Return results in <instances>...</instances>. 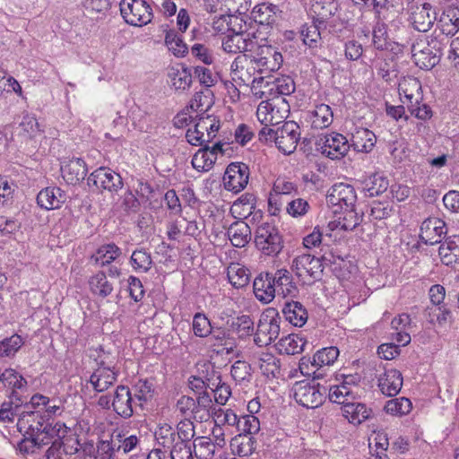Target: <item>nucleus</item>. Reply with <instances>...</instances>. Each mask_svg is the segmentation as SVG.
Masks as SVG:
<instances>
[{
  "label": "nucleus",
  "mask_w": 459,
  "mask_h": 459,
  "mask_svg": "<svg viewBox=\"0 0 459 459\" xmlns=\"http://www.w3.org/2000/svg\"><path fill=\"white\" fill-rule=\"evenodd\" d=\"M216 406L211 395L202 392L196 399L190 396H181L176 403V411L183 417H189L198 422H206L213 416Z\"/></svg>",
  "instance_id": "nucleus-1"
},
{
  "label": "nucleus",
  "mask_w": 459,
  "mask_h": 459,
  "mask_svg": "<svg viewBox=\"0 0 459 459\" xmlns=\"http://www.w3.org/2000/svg\"><path fill=\"white\" fill-rule=\"evenodd\" d=\"M373 13L377 22L373 28V45L378 50L387 48L386 22H392L397 16V10L389 0H373Z\"/></svg>",
  "instance_id": "nucleus-2"
},
{
  "label": "nucleus",
  "mask_w": 459,
  "mask_h": 459,
  "mask_svg": "<svg viewBox=\"0 0 459 459\" xmlns=\"http://www.w3.org/2000/svg\"><path fill=\"white\" fill-rule=\"evenodd\" d=\"M119 9L124 21L131 26L143 27L153 18L152 8L145 0H121Z\"/></svg>",
  "instance_id": "nucleus-3"
},
{
  "label": "nucleus",
  "mask_w": 459,
  "mask_h": 459,
  "mask_svg": "<svg viewBox=\"0 0 459 459\" xmlns=\"http://www.w3.org/2000/svg\"><path fill=\"white\" fill-rule=\"evenodd\" d=\"M255 245L264 255H277L283 247L282 238L279 230L273 224L263 223L255 232Z\"/></svg>",
  "instance_id": "nucleus-4"
},
{
  "label": "nucleus",
  "mask_w": 459,
  "mask_h": 459,
  "mask_svg": "<svg viewBox=\"0 0 459 459\" xmlns=\"http://www.w3.org/2000/svg\"><path fill=\"white\" fill-rule=\"evenodd\" d=\"M325 387L323 391L314 380H302L293 385L292 392L296 402L306 408H317L323 403Z\"/></svg>",
  "instance_id": "nucleus-5"
},
{
  "label": "nucleus",
  "mask_w": 459,
  "mask_h": 459,
  "mask_svg": "<svg viewBox=\"0 0 459 459\" xmlns=\"http://www.w3.org/2000/svg\"><path fill=\"white\" fill-rule=\"evenodd\" d=\"M351 149V142L342 134L333 132L316 142V150L332 160L343 158Z\"/></svg>",
  "instance_id": "nucleus-6"
},
{
  "label": "nucleus",
  "mask_w": 459,
  "mask_h": 459,
  "mask_svg": "<svg viewBox=\"0 0 459 459\" xmlns=\"http://www.w3.org/2000/svg\"><path fill=\"white\" fill-rule=\"evenodd\" d=\"M88 185L93 190L100 193H117L123 187L122 178L119 174L109 169L100 167L94 170L88 178Z\"/></svg>",
  "instance_id": "nucleus-7"
},
{
  "label": "nucleus",
  "mask_w": 459,
  "mask_h": 459,
  "mask_svg": "<svg viewBox=\"0 0 459 459\" xmlns=\"http://www.w3.org/2000/svg\"><path fill=\"white\" fill-rule=\"evenodd\" d=\"M281 318L274 310L264 314L257 325L254 341L260 346H267L274 342L280 334Z\"/></svg>",
  "instance_id": "nucleus-8"
},
{
  "label": "nucleus",
  "mask_w": 459,
  "mask_h": 459,
  "mask_svg": "<svg viewBox=\"0 0 459 459\" xmlns=\"http://www.w3.org/2000/svg\"><path fill=\"white\" fill-rule=\"evenodd\" d=\"M250 54L255 60L260 74L278 71L282 65L281 53L271 45L256 43L255 50Z\"/></svg>",
  "instance_id": "nucleus-9"
},
{
  "label": "nucleus",
  "mask_w": 459,
  "mask_h": 459,
  "mask_svg": "<svg viewBox=\"0 0 459 459\" xmlns=\"http://www.w3.org/2000/svg\"><path fill=\"white\" fill-rule=\"evenodd\" d=\"M48 420L39 411H32L30 409L22 412L18 420V428L20 431L24 429V433L30 435L34 437H41L51 441L49 436V428L46 423Z\"/></svg>",
  "instance_id": "nucleus-10"
},
{
  "label": "nucleus",
  "mask_w": 459,
  "mask_h": 459,
  "mask_svg": "<svg viewBox=\"0 0 459 459\" xmlns=\"http://www.w3.org/2000/svg\"><path fill=\"white\" fill-rule=\"evenodd\" d=\"M99 367L90 377V383L96 392L101 393L112 386L117 379V373L114 371L113 361L107 360L102 355L97 359Z\"/></svg>",
  "instance_id": "nucleus-11"
},
{
  "label": "nucleus",
  "mask_w": 459,
  "mask_h": 459,
  "mask_svg": "<svg viewBox=\"0 0 459 459\" xmlns=\"http://www.w3.org/2000/svg\"><path fill=\"white\" fill-rule=\"evenodd\" d=\"M291 268L298 277L307 281L320 279L324 267L318 257L302 254L293 259Z\"/></svg>",
  "instance_id": "nucleus-12"
},
{
  "label": "nucleus",
  "mask_w": 459,
  "mask_h": 459,
  "mask_svg": "<svg viewBox=\"0 0 459 459\" xmlns=\"http://www.w3.org/2000/svg\"><path fill=\"white\" fill-rule=\"evenodd\" d=\"M255 61L251 54L238 56L230 67L233 80H238L245 85L257 82L258 79L255 77V74L260 73V70L257 69Z\"/></svg>",
  "instance_id": "nucleus-13"
},
{
  "label": "nucleus",
  "mask_w": 459,
  "mask_h": 459,
  "mask_svg": "<svg viewBox=\"0 0 459 459\" xmlns=\"http://www.w3.org/2000/svg\"><path fill=\"white\" fill-rule=\"evenodd\" d=\"M248 179L249 168L242 162L230 163L223 177L225 188L236 194L247 186Z\"/></svg>",
  "instance_id": "nucleus-14"
},
{
  "label": "nucleus",
  "mask_w": 459,
  "mask_h": 459,
  "mask_svg": "<svg viewBox=\"0 0 459 459\" xmlns=\"http://www.w3.org/2000/svg\"><path fill=\"white\" fill-rule=\"evenodd\" d=\"M299 126L293 121L285 122L276 129V147L284 154H291L297 147L299 140Z\"/></svg>",
  "instance_id": "nucleus-15"
},
{
  "label": "nucleus",
  "mask_w": 459,
  "mask_h": 459,
  "mask_svg": "<svg viewBox=\"0 0 459 459\" xmlns=\"http://www.w3.org/2000/svg\"><path fill=\"white\" fill-rule=\"evenodd\" d=\"M231 33L228 34L222 40V48L225 52L230 54L253 52L256 46V40L254 34L243 33L230 29Z\"/></svg>",
  "instance_id": "nucleus-16"
},
{
  "label": "nucleus",
  "mask_w": 459,
  "mask_h": 459,
  "mask_svg": "<svg viewBox=\"0 0 459 459\" xmlns=\"http://www.w3.org/2000/svg\"><path fill=\"white\" fill-rule=\"evenodd\" d=\"M82 448L79 437L74 433L64 436L61 439H56L47 450L46 459H65Z\"/></svg>",
  "instance_id": "nucleus-17"
},
{
  "label": "nucleus",
  "mask_w": 459,
  "mask_h": 459,
  "mask_svg": "<svg viewBox=\"0 0 459 459\" xmlns=\"http://www.w3.org/2000/svg\"><path fill=\"white\" fill-rule=\"evenodd\" d=\"M113 396V411L124 419L133 416L137 402L127 385H119L116 387Z\"/></svg>",
  "instance_id": "nucleus-18"
},
{
  "label": "nucleus",
  "mask_w": 459,
  "mask_h": 459,
  "mask_svg": "<svg viewBox=\"0 0 459 459\" xmlns=\"http://www.w3.org/2000/svg\"><path fill=\"white\" fill-rule=\"evenodd\" d=\"M446 234V222L441 219L429 217L421 223L420 238L426 245L441 243Z\"/></svg>",
  "instance_id": "nucleus-19"
},
{
  "label": "nucleus",
  "mask_w": 459,
  "mask_h": 459,
  "mask_svg": "<svg viewBox=\"0 0 459 459\" xmlns=\"http://www.w3.org/2000/svg\"><path fill=\"white\" fill-rule=\"evenodd\" d=\"M411 9L410 22L413 29L420 32L430 30L437 20V13L432 5L429 3H423L420 6H411Z\"/></svg>",
  "instance_id": "nucleus-20"
},
{
  "label": "nucleus",
  "mask_w": 459,
  "mask_h": 459,
  "mask_svg": "<svg viewBox=\"0 0 459 459\" xmlns=\"http://www.w3.org/2000/svg\"><path fill=\"white\" fill-rule=\"evenodd\" d=\"M24 408L29 409H40L44 410V415L47 420L50 418L60 416L64 412V407L61 402L56 399H50L40 394H36L31 396L29 403L24 404Z\"/></svg>",
  "instance_id": "nucleus-21"
},
{
  "label": "nucleus",
  "mask_w": 459,
  "mask_h": 459,
  "mask_svg": "<svg viewBox=\"0 0 459 459\" xmlns=\"http://www.w3.org/2000/svg\"><path fill=\"white\" fill-rule=\"evenodd\" d=\"M61 173L67 184L76 185L86 177L87 168L85 161L80 158L65 160L61 163Z\"/></svg>",
  "instance_id": "nucleus-22"
},
{
  "label": "nucleus",
  "mask_w": 459,
  "mask_h": 459,
  "mask_svg": "<svg viewBox=\"0 0 459 459\" xmlns=\"http://www.w3.org/2000/svg\"><path fill=\"white\" fill-rule=\"evenodd\" d=\"M209 343L217 353L230 354L236 348V341L229 330L222 327H212L209 334Z\"/></svg>",
  "instance_id": "nucleus-23"
},
{
  "label": "nucleus",
  "mask_w": 459,
  "mask_h": 459,
  "mask_svg": "<svg viewBox=\"0 0 459 459\" xmlns=\"http://www.w3.org/2000/svg\"><path fill=\"white\" fill-rule=\"evenodd\" d=\"M253 289L255 298L264 304H269L276 295L273 274L260 273L255 278Z\"/></svg>",
  "instance_id": "nucleus-24"
},
{
  "label": "nucleus",
  "mask_w": 459,
  "mask_h": 459,
  "mask_svg": "<svg viewBox=\"0 0 459 459\" xmlns=\"http://www.w3.org/2000/svg\"><path fill=\"white\" fill-rule=\"evenodd\" d=\"M403 382V376L399 370L388 368L379 375L377 385L383 394L394 396L401 391Z\"/></svg>",
  "instance_id": "nucleus-25"
},
{
  "label": "nucleus",
  "mask_w": 459,
  "mask_h": 459,
  "mask_svg": "<svg viewBox=\"0 0 459 459\" xmlns=\"http://www.w3.org/2000/svg\"><path fill=\"white\" fill-rule=\"evenodd\" d=\"M411 53L414 63L420 69L430 70L440 62V58L436 53H433L425 42L417 41L411 46Z\"/></svg>",
  "instance_id": "nucleus-26"
},
{
  "label": "nucleus",
  "mask_w": 459,
  "mask_h": 459,
  "mask_svg": "<svg viewBox=\"0 0 459 459\" xmlns=\"http://www.w3.org/2000/svg\"><path fill=\"white\" fill-rule=\"evenodd\" d=\"M1 384L11 389V394L9 395L10 399H16L21 402V398L18 395V390H24L27 388L28 382L27 380L15 369L13 368H5L2 372Z\"/></svg>",
  "instance_id": "nucleus-27"
},
{
  "label": "nucleus",
  "mask_w": 459,
  "mask_h": 459,
  "mask_svg": "<svg viewBox=\"0 0 459 459\" xmlns=\"http://www.w3.org/2000/svg\"><path fill=\"white\" fill-rule=\"evenodd\" d=\"M375 134L364 127L356 128L351 134V147L357 152L368 153L372 151L376 144Z\"/></svg>",
  "instance_id": "nucleus-28"
},
{
  "label": "nucleus",
  "mask_w": 459,
  "mask_h": 459,
  "mask_svg": "<svg viewBox=\"0 0 459 459\" xmlns=\"http://www.w3.org/2000/svg\"><path fill=\"white\" fill-rule=\"evenodd\" d=\"M441 262L446 265L459 263V235L447 237L438 248Z\"/></svg>",
  "instance_id": "nucleus-29"
},
{
  "label": "nucleus",
  "mask_w": 459,
  "mask_h": 459,
  "mask_svg": "<svg viewBox=\"0 0 459 459\" xmlns=\"http://www.w3.org/2000/svg\"><path fill=\"white\" fill-rule=\"evenodd\" d=\"M439 32L446 37L454 36L459 30V9L448 7L440 15L437 21Z\"/></svg>",
  "instance_id": "nucleus-30"
},
{
  "label": "nucleus",
  "mask_w": 459,
  "mask_h": 459,
  "mask_svg": "<svg viewBox=\"0 0 459 459\" xmlns=\"http://www.w3.org/2000/svg\"><path fill=\"white\" fill-rule=\"evenodd\" d=\"M286 321L294 326L301 327L307 321V311L299 301H287L282 307Z\"/></svg>",
  "instance_id": "nucleus-31"
},
{
  "label": "nucleus",
  "mask_w": 459,
  "mask_h": 459,
  "mask_svg": "<svg viewBox=\"0 0 459 459\" xmlns=\"http://www.w3.org/2000/svg\"><path fill=\"white\" fill-rule=\"evenodd\" d=\"M279 7L271 3H261L256 4L252 12V17L255 22L265 25L273 26L277 22V13Z\"/></svg>",
  "instance_id": "nucleus-32"
},
{
  "label": "nucleus",
  "mask_w": 459,
  "mask_h": 459,
  "mask_svg": "<svg viewBox=\"0 0 459 459\" xmlns=\"http://www.w3.org/2000/svg\"><path fill=\"white\" fill-rule=\"evenodd\" d=\"M251 229L244 221L232 223L227 230V236L233 247H244L251 240Z\"/></svg>",
  "instance_id": "nucleus-33"
},
{
  "label": "nucleus",
  "mask_w": 459,
  "mask_h": 459,
  "mask_svg": "<svg viewBox=\"0 0 459 459\" xmlns=\"http://www.w3.org/2000/svg\"><path fill=\"white\" fill-rule=\"evenodd\" d=\"M255 364L267 378H277L281 375V361L273 353L262 352Z\"/></svg>",
  "instance_id": "nucleus-34"
},
{
  "label": "nucleus",
  "mask_w": 459,
  "mask_h": 459,
  "mask_svg": "<svg viewBox=\"0 0 459 459\" xmlns=\"http://www.w3.org/2000/svg\"><path fill=\"white\" fill-rule=\"evenodd\" d=\"M256 439L247 434H238L230 441L231 451L240 457L251 455L256 449Z\"/></svg>",
  "instance_id": "nucleus-35"
},
{
  "label": "nucleus",
  "mask_w": 459,
  "mask_h": 459,
  "mask_svg": "<svg viewBox=\"0 0 459 459\" xmlns=\"http://www.w3.org/2000/svg\"><path fill=\"white\" fill-rule=\"evenodd\" d=\"M121 249L114 243L100 246L91 256L96 265L104 267L115 262L121 255Z\"/></svg>",
  "instance_id": "nucleus-36"
},
{
  "label": "nucleus",
  "mask_w": 459,
  "mask_h": 459,
  "mask_svg": "<svg viewBox=\"0 0 459 459\" xmlns=\"http://www.w3.org/2000/svg\"><path fill=\"white\" fill-rule=\"evenodd\" d=\"M342 413L349 422L359 425L369 418L371 411L364 403L351 400L342 407Z\"/></svg>",
  "instance_id": "nucleus-37"
},
{
  "label": "nucleus",
  "mask_w": 459,
  "mask_h": 459,
  "mask_svg": "<svg viewBox=\"0 0 459 459\" xmlns=\"http://www.w3.org/2000/svg\"><path fill=\"white\" fill-rule=\"evenodd\" d=\"M273 279L274 280L276 294L287 297L293 296L297 291V288L292 282V276L288 270H277L274 275H273Z\"/></svg>",
  "instance_id": "nucleus-38"
},
{
  "label": "nucleus",
  "mask_w": 459,
  "mask_h": 459,
  "mask_svg": "<svg viewBox=\"0 0 459 459\" xmlns=\"http://www.w3.org/2000/svg\"><path fill=\"white\" fill-rule=\"evenodd\" d=\"M227 276L230 284L237 289L247 286L250 281L249 270L238 263L230 264Z\"/></svg>",
  "instance_id": "nucleus-39"
},
{
  "label": "nucleus",
  "mask_w": 459,
  "mask_h": 459,
  "mask_svg": "<svg viewBox=\"0 0 459 459\" xmlns=\"http://www.w3.org/2000/svg\"><path fill=\"white\" fill-rule=\"evenodd\" d=\"M171 85L176 91H185L188 89L192 82V73L186 66L171 67L168 73Z\"/></svg>",
  "instance_id": "nucleus-40"
},
{
  "label": "nucleus",
  "mask_w": 459,
  "mask_h": 459,
  "mask_svg": "<svg viewBox=\"0 0 459 459\" xmlns=\"http://www.w3.org/2000/svg\"><path fill=\"white\" fill-rule=\"evenodd\" d=\"M338 10V3L335 0H316L312 5V11L316 16L319 24L333 17Z\"/></svg>",
  "instance_id": "nucleus-41"
},
{
  "label": "nucleus",
  "mask_w": 459,
  "mask_h": 459,
  "mask_svg": "<svg viewBox=\"0 0 459 459\" xmlns=\"http://www.w3.org/2000/svg\"><path fill=\"white\" fill-rule=\"evenodd\" d=\"M306 342L297 334H289L281 338L276 346L281 353L294 355L304 350Z\"/></svg>",
  "instance_id": "nucleus-42"
},
{
  "label": "nucleus",
  "mask_w": 459,
  "mask_h": 459,
  "mask_svg": "<svg viewBox=\"0 0 459 459\" xmlns=\"http://www.w3.org/2000/svg\"><path fill=\"white\" fill-rule=\"evenodd\" d=\"M91 291L101 298L109 296L113 291V285L110 283L104 272H98L89 280Z\"/></svg>",
  "instance_id": "nucleus-43"
},
{
  "label": "nucleus",
  "mask_w": 459,
  "mask_h": 459,
  "mask_svg": "<svg viewBox=\"0 0 459 459\" xmlns=\"http://www.w3.org/2000/svg\"><path fill=\"white\" fill-rule=\"evenodd\" d=\"M426 312L430 324H437L442 327L453 322L452 312L446 305L429 307Z\"/></svg>",
  "instance_id": "nucleus-44"
},
{
  "label": "nucleus",
  "mask_w": 459,
  "mask_h": 459,
  "mask_svg": "<svg viewBox=\"0 0 459 459\" xmlns=\"http://www.w3.org/2000/svg\"><path fill=\"white\" fill-rule=\"evenodd\" d=\"M338 356L339 350L337 347H326L317 351L310 362L314 368L319 369L325 366L333 365L337 359Z\"/></svg>",
  "instance_id": "nucleus-45"
},
{
  "label": "nucleus",
  "mask_w": 459,
  "mask_h": 459,
  "mask_svg": "<svg viewBox=\"0 0 459 459\" xmlns=\"http://www.w3.org/2000/svg\"><path fill=\"white\" fill-rule=\"evenodd\" d=\"M345 211L343 216L341 215L337 218L338 226L344 230H351L359 224L361 218L354 210L353 203H343Z\"/></svg>",
  "instance_id": "nucleus-46"
},
{
  "label": "nucleus",
  "mask_w": 459,
  "mask_h": 459,
  "mask_svg": "<svg viewBox=\"0 0 459 459\" xmlns=\"http://www.w3.org/2000/svg\"><path fill=\"white\" fill-rule=\"evenodd\" d=\"M154 436L158 445L169 450L177 443L176 430L167 423L160 425Z\"/></svg>",
  "instance_id": "nucleus-47"
},
{
  "label": "nucleus",
  "mask_w": 459,
  "mask_h": 459,
  "mask_svg": "<svg viewBox=\"0 0 459 459\" xmlns=\"http://www.w3.org/2000/svg\"><path fill=\"white\" fill-rule=\"evenodd\" d=\"M333 111L326 104H319L313 111L312 126L315 128H325L333 123Z\"/></svg>",
  "instance_id": "nucleus-48"
},
{
  "label": "nucleus",
  "mask_w": 459,
  "mask_h": 459,
  "mask_svg": "<svg viewBox=\"0 0 459 459\" xmlns=\"http://www.w3.org/2000/svg\"><path fill=\"white\" fill-rule=\"evenodd\" d=\"M216 446L212 439L206 437H199L193 443L195 455L199 459H212Z\"/></svg>",
  "instance_id": "nucleus-49"
},
{
  "label": "nucleus",
  "mask_w": 459,
  "mask_h": 459,
  "mask_svg": "<svg viewBox=\"0 0 459 459\" xmlns=\"http://www.w3.org/2000/svg\"><path fill=\"white\" fill-rule=\"evenodd\" d=\"M320 25L316 20L310 23H305L302 25L300 30V36L302 41L306 46L309 48H316L318 40L320 39Z\"/></svg>",
  "instance_id": "nucleus-50"
},
{
  "label": "nucleus",
  "mask_w": 459,
  "mask_h": 459,
  "mask_svg": "<svg viewBox=\"0 0 459 459\" xmlns=\"http://www.w3.org/2000/svg\"><path fill=\"white\" fill-rule=\"evenodd\" d=\"M165 44L169 50L178 57L185 56L188 52L186 44L183 41L178 32L173 30L167 31L165 36Z\"/></svg>",
  "instance_id": "nucleus-51"
},
{
  "label": "nucleus",
  "mask_w": 459,
  "mask_h": 459,
  "mask_svg": "<svg viewBox=\"0 0 459 459\" xmlns=\"http://www.w3.org/2000/svg\"><path fill=\"white\" fill-rule=\"evenodd\" d=\"M411 408V402L408 398L399 397L387 401L384 409L387 414L403 416L408 414Z\"/></svg>",
  "instance_id": "nucleus-52"
},
{
  "label": "nucleus",
  "mask_w": 459,
  "mask_h": 459,
  "mask_svg": "<svg viewBox=\"0 0 459 459\" xmlns=\"http://www.w3.org/2000/svg\"><path fill=\"white\" fill-rule=\"evenodd\" d=\"M130 262L133 268L141 273H147L152 265L151 254L143 248L133 252Z\"/></svg>",
  "instance_id": "nucleus-53"
},
{
  "label": "nucleus",
  "mask_w": 459,
  "mask_h": 459,
  "mask_svg": "<svg viewBox=\"0 0 459 459\" xmlns=\"http://www.w3.org/2000/svg\"><path fill=\"white\" fill-rule=\"evenodd\" d=\"M216 157L208 149L199 150L192 159L193 167L199 171L210 170L215 163Z\"/></svg>",
  "instance_id": "nucleus-54"
},
{
  "label": "nucleus",
  "mask_w": 459,
  "mask_h": 459,
  "mask_svg": "<svg viewBox=\"0 0 459 459\" xmlns=\"http://www.w3.org/2000/svg\"><path fill=\"white\" fill-rule=\"evenodd\" d=\"M46 445H48V440L34 437L24 433L23 438L17 445V449L22 455H29L35 453L36 450L42 448Z\"/></svg>",
  "instance_id": "nucleus-55"
},
{
  "label": "nucleus",
  "mask_w": 459,
  "mask_h": 459,
  "mask_svg": "<svg viewBox=\"0 0 459 459\" xmlns=\"http://www.w3.org/2000/svg\"><path fill=\"white\" fill-rule=\"evenodd\" d=\"M24 344L19 334H13L0 342V357H13Z\"/></svg>",
  "instance_id": "nucleus-56"
},
{
  "label": "nucleus",
  "mask_w": 459,
  "mask_h": 459,
  "mask_svg": "<svg viewBox=\"0 0 459 459\" xmlns=\"http://www.w3.org/2000/svg\"><path fill=\"white\" fill-rule=\"evenodd\" d=\"M212 92L206 89L205 91H198L195 92L194 98L191 100L189 107L186 108L197 112V113H204L206 112L212 106Z\"/></svg>",
  "instance_id": "nucleus-57"
},
{
  "label": "nucleus",
  "mask_w": 459,
  "mask_h": 459,
  "mask_svg": "<svg viewBox=\"0 0 459 459\" xmlns=\"http://www.w3.org/2000/svg\"><path fill=\"white\" fill-rule=\"evenodd\" d=\"M237 429L239 434H247L254 437L260 430V421L257 417L253 414L243 415L238 417Z\"/></svg>",
  "instance_id": "nucleus-58"
},
{
  "label": "nucleus",
  "mask_w": 459,
  "mask_h": 459,
  "mask_svg": "<svg viewBox=\"0 0 459 459\" xmlns=\"http://www.w3.org/2000/svg\"><path fill=\"white\" fill-rule=\"evenodd\" d=\"M231 329L238 333L239 338H245L252 334L254 322L250 316L242 315L232 321Z\"/></svg>",
  "instance_id": "nucleus-59"
},
{
  "label": "nucleus",
  "mask_w": 459,
  "mask_h": 459,
  "mask_svg": "<svg viewBox=\"0 0 459 459\" xmlns=\"http://www.w3.org/2000/svg\"><path fill=\"white\" fill-rule=\"evenodd\" d=\"M152 384L148 380H140L134 386L133 397L137 402V406L142 407L143 403L152 399Z\"/></svg>",
  "instance_id": "nucleus-60"
},
{
  "label": "nucleus",
  "mask_w": 459,
  "mask_h": 459,
  "mask_svg": "<svg viewBox=\"0 0 459 459\" xmlns=\"http://www.w3.org/2000/svg\"><path fill=\"white\" fill-rule=\"evenodd\" d=\"M192 418L189 417H184L183 420H181L177 424L176 429V435H177V441H183V442H191L194 437L195 436V424L192 420Z\"/></svg>",
  "instance_id": "nucleus-61"
},
{
  "label": "nucleus",
  "mask_w": 459,
  "mask_h": 459,
  "mask_svg": "<svg viewBox=\"0 0 459 459\" xmlns=\"http://www.w3.org/2000/svg\"><path fill=\"white\" fill-rule=\"evenodd\" d=\"M192 328L196 337L206 338L211 333L212 326L204 314L196 313L193 317Z\"/></svg>",
  "instance_id": "nucleus-62"
},
{
  "label": "nucleus",
  "mask_w": 459,
  "mask_h": 459,
  "mask_svg": "<svg viewBox=\"0 0 459 459\" xmlns=\"http://www.w3.org/2000/svg\"><path fill=\"white\" fill-rule=\"evenodd\" d=\"M296 86L294 80L290 76H281L276 78L270 87L269 91L272 93L275 91L278 95L289 96L295 91Z\"/></svg>",
  "instance_id": "nucleus-63"
},
{
  "label": "nucleus",
  "mask_w": 459,
  "mask_h": 459,
  "mask_svg": "<svg viewBox=\"0 0 459 459\" xmlns=\"http://www.w3.org/2000/svg\"><path fill=\"white\" fill-rule=\"evenodd\" d=\"M212 419L216 425L221 427H237L239 422L238 415L230 409L224 410L216 407Z\"/></svg>",
  "instance_id": "nucleus-64"
}]
</instances>
